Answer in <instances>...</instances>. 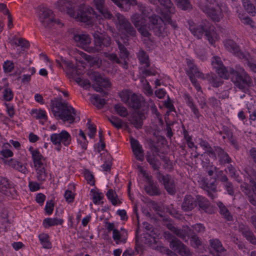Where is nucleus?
Wrapping results in <instances>:
<instances>
[{
	"label": "nucleus",
	"instance_id": "obj_1",
	"mask_svg": "<svg viewBox=\"0 0 256 256\" xmlns=\"http://www.w3.org/2000/svg\"><path fill=\"white\" fill-rule=\"evenodd\" d=\"M78 0H58L57 2L58 10L62 12H66L70 16H74L78 20L92 24L96 20L102 19V16L97 14L94 9L84 4L78 6Z\"/></svg>",
	"mask_w": 256,
	"mask_h": 256
},
{
	"label": "nucleus",
	"instance_id": "obj_2",
	"mask_svg": "<svg viewBox=\"0 0 256 256\" xmlns=\"http://www.w3.org/2000/svg\"><path fill=\"white\" fill-rule=\"evenodd\" d=\"M62 100L61 96L51 100L50 106L52 111L55 117H58L64 122L72 124L75 120L76 111L67 102H62Z\"/></svg>",
	"mask_w": 256,
	"mask_h": 256
},
{
	"label": "nucleus",
	"instance_id": "obj_3",
	"mask_svg": "<svg viewBox=\"0 0 256 256\" xmlns=\"http://www.w3.org/2000/svg\"><path fill=\"white\" fill-rule=\"evenodd\" d=\"M114 22L121 40L126 46L129 45L130 40L136 36L135 28L128 18L120 13L116 14Z\"/></svg>",
	"mask_w": 256,
	"mask_h": 256
},
{
	"label": "nucleus",
	"instance_id": "obj_4",
	"mask_svg": "<svg viewBox=\"0 0 256 256\" xmlns=\"http://www.w3.org/2000/svg\"><path fill=\"white\" fill-rule=\"evenodd\" d=\"M214 30V26L206 20L202 22L198 26L190 25V30L194 36L200 39L204 34L210 44L212 45L215 43V40L213 38Z\"/></svg>",
	"mask_w": 256,
	"mask_h": 256
},
{
	"label": "nucleus",
	"instance_id": "obj_5",
	"mask_svg": "<svg viewBox=\"0 0 256 256\" xmlns=\"http://www.w3.org/2000/svg\"><path fill=\"white\" fill-rule=\"evenodd\" d=\"M222 4L215 0H206L205 5L202 8V10L214 22H219L222 18L221 12Z\"/></svg>",
	"mask_w": 256,
	"mask_h": 256
},
{
	"label": "nucleus",
	"instance_id": "obj_6",
	"mask_svg": "<svg viewBox=\"0 0 256 256\" xmlns=\"http://www.w3.org/2000/svg\"><path fill=\"white\" fill-rule=\"evenodd\" d=\"M92 34L94 38L95 47L90 48L91 50L89 52H100L104 48H108L111 45L112 38L106 32L94 30L92 32Z\"/></svg>",
	"mask_w": 256,
	"mask_h": 256
},
{
	"label": "nucleus",
	"instance_id": "obj_7",
	"mask_svg": "<svg viewBox=\"0 0 256 256\" xmlns=\"http://www.w3.org/2000/svg\"><path fill=\"white\" fill-rule=\"evenodd\" d=\"M149 110L148 106H144L141 110L133 112L128 118L130 122L138 130L142 128L143 121L146 118V114Z\"/></svg>",
	"mask_w": 256,
	"mask_h": 256
},
{
	"label": "nucleus",
	"instance_id": "obj_8",
	"mask_svg": "<svg viewBox=\"0 0 256 256\" xmlns=\"http://www.w3.org/2000/svg\"><path fill=\"white\" fill-rule=\"evenodd\" d=\"M156 178L160 182H162L164 188L168 193L174 196L176 193V184L174 180H172V176L169 174L164 175L160 171H158L156 174Z\"/></svg>",
	"mask_w": 256,
	"mask_h": 256
},
{
	"label": "nucleus",
	"instance_id": "obj_9",
	"mask_svg": "<svg viewBox=\"0 0 256 256\" xmlns=\"http://www.w3.org/2000/svg\"><path fill=\"white\" fill-rule=\"evenodd\" d=\"M87 74L90 80L94 82L93 85L96 86H99L102 88H110L112 84L108 78L104 77L103 75L96 71H89Z\"/></svg>",
	"mask_w": 256,
	"mask_h": 256
},
{
	"label": "nucleus",
	"instance_id": "obj_10",
	"mask_svg": "<svg viewBox=\"0 0 256 256\" xmlns=\"http://www.w3.org/2000/svg\"><path fill=\"white\" fill-rule=\"evenodd\" d=\"M40 20L46 28H50L56 24H60V22L54 18L52 10L44 8L40 14Z\"/></svg>",
	"mask_w": 256,
	"mask_h": 256
},
{
	"label": "nucleus",
	"instance_id": "obj_11",
	"mask_svg": "<svg viewBox=\"0 0 256 256\" xmlns=\"http://www.w3.org/2000/svg\"><path fill=\"white\" fill-rule=\"evenodd\" d=\"M210 202L207 198L200 194L196 195V208L201 214L203 212L210 214Z\"/></svg>",
	"mask_w": 256,
	"mask_h": 256
},
{
	"label": "nucleus",
	"instance_id": "obj_12",
	"mask_svg": "<svg viewBox=\"0 0 256 256\" xmlns=\"http://www.w3.org/2000/svg\"><path fill=\"white\" fill-rule=\"evenodd\" d=\"M15 184L8 178L0 176V192L4 194H7L8 192L12 194L16 192L14 188Z\"/></svg>",
	"mask_w": 256,
	"mask_h": 256
},
{
	"label": "nucleus",
	"instance_id": "obj_13",
	"mask_svg": "<svg viewBox=\"0 0 256 256\" xmlns=\"http://www.w3.org/2000/svg\"><path fill=\"white\" fill-rule=\"evenodd\" d=\"M73 39L76 44V46L81 47L85 50L90 48L89 45L91 42V38L87 34H74Z\"/></svg>",
	"mask_w": 256,
	"mask_h": 256
},
{
	"label": "nucleus",
	"instance_id": "obj_14",
	"mask_svg": "<svg viewBox=\"0 0 256 256\" xmlns=\"http://www.w3.org/2000/svg\"><path fill=\"white\" fill-rule=\"evenodd\" d=\"M166 226L174 234L184 240H186V236L188 234H192L194 233V230L190 228L188 226H186V229L182 230L178 228V227H176L172 224L169 223L166 225Z\"/></svg>",
	"mask_w": 256,
	"mask_h": 256
},
{
	"label": "nucleus",
	"instance_id": "obj_15",
	"mask_svg": "<svg viewBox=\"0 0 256 256\" xmlns=\"http://www.w3.org/2000/svg\"><path fill=\"white\" fill-rule=\"evenodd\" d=\"M196 196L194 197L191 194L184 196L181 204V209L184 212H190L196 208Z\"/></svg>",
	"mask_w": 256,
	"mask_h": 256
},
{
	"label": "nucleus",
	"instance_id": "obj_16",
	"mask_svg": "<svg viewBox=\"0 0 256 256\" xmlns=\"http://www.w3.org/2000/svg\"><path fill=\"white\" fill-rule=\"evenodd\" d=\"M234 84L242 92L246 93L248 92V88L252 84V82L250 76L247 74L244 76L240 75L238 80V82Z\"/></svg>",
	"mask_w": 256,
	"mask_h": 256
},
{
	"label": "nucleus",
	"instance_id": "obj_17",
	"mask_svg": "<svg viewBox=\"0 0 256 256\" xmlns=\"http://www.w3.org/2000/svg\"><path fill=\"white\" fill-rule=\"evenodd\" d=\"M130 142L136 160L142 162L144 160V153L142 146L138 141L132 137L130 138Z\"/></svg>",
	"mask_w": 256,
	"mask_h": 256
},
{
	"label": "nucleus",
	"instance_id": "obj_18",
	"mask_svg": "<svg viewBox=\"0 0 256 256\" xmlns=\"http://www.w3.org/2000/svg\"><path fill=\"white\" fill-rule=\"evenodd\" d=\"M96 8L104 18L111 19L113 16L110 11L106 7L105 0H94Z\"/></svg>",
	"mask_w": 256,
	"mask_h": 256
},
{
	"label": "nucleus",
	"instance_id": "obj_19",
	"mask_svg": "<svg viewBox=\"0 0 256 256\" xmlns=\"http://www.w3.org/2000/svg\"><path fill=\"white\" fill-rule=\"evenodd\" d=\"M238 230L248 242L254 245H256V237L248 226L242 225L239 227Z\"/></svg>",
	"mask_w": 256,
	"mask_h": 256
},
{
	"label": "nucleus",
	"instance_id": "obj_20",
	"mask_svg": "<svg viewBox=\"0 0 256 256\" xmlns=\"http://www.w3.org/2000/svg\"><path fill=\"white\" fill-rule=\"evenodd\" d=\"M127 105L134 109V111L141 110V108H142L144 106H148V105L146 104L145 103H142L141 100V97L136 95L134 93H133L132 94L131 98Z\"/></svg>",
	"mask_w": 256,
	"mask_h": 256
},
{
	"label": "nucleus",
	"instance_id": "obj_21",
	"mask_svg": "<svg viewBox=\"0 0 256 256\" xmlns=\"http://www.w3.org/2000/svg\"><path fill=\"white\" fill-rule=\"evenodd\" d=\"M214 148L218 154L219 158L218 161L220 164L224 165L226 164H230L232 162V158L223 148L219 146H214Z\"/></svg>",
	"mask_w": 256,
	"mask_h": 256
},
{
	"label": "nucleus",
	"instance_id": "obj_22",
	"mask_svg": "<svg viewBox=\"0 0 256 256\" xmlns=\"http://www.w3.org/2000/svg\"><path fill=\"white\" fill-rule=\"evenodd\" d=\"M225 48L229 52L234 53L239 56H243L239 46L232 40H226L224 42Z\"/></svg>",
	"mask_w": 256,
	"mask_h": 256
},
{
	"label": "nucleus",
	"instance_id": "obj_23",
	"mask_svg": "<svg viewBox=\"0 0 256 256\" xmlns=\"http://www.w3.org/2000/svg\"><path fill=\"white\" fill-rule=\"evenodd\" d=\"M122 10L128 12L130 10L131 6L138 4L136 0H111Z\"/></svg>",
	"mask_w": 256,
	"mask_h": 256
},
{
	"label": "nucleus",
	"instance_id": "obj_24",
	"mask_svg": "<svg viewBox=\"0 0 256 256\" xmlns=\"http://www.w3.org/2000/svg\"><path fill=\"white\" fill-rule=\"evenodd\" d=\"M4 162L5 164L8 165L22 173L26 174L28 172V170L26 166H24L20 162L16 160L14 158H11L10 160H4Z\"/></svg>",
	"mask_w": 256,
	"mask_h": 256
},
{
	"label": "nucleus",
	"instance_id": "obj_25",
	"mask_svg": "<svg viewBox=\"0 0 256 256\" xmlns=\"http://www.w3.org/2000/svg\"><path fill=\"white\" fill-rule=\"evenodd\" d=\"M214 63L217 65L214 66L218 76L222 78L228 79L229 68L227 69L220 60H216Z\"/></svg>",
	"mask_w": 256,
	"mask_h": 256
},
{
	"label": "nucleus",
	"instance_id": "obj_26",
	"mask_svg": "<svg viewBox=\"0 0 256 256\" xmlns=\"http://www.w3.org/2000/svg\"><path fill=\"white\" fill-rule=\"evenodd\" d=\"M151 4H156L159 3L163 8L169 12H174V7L171 0H148Z\"/></svg>",
	"mask_w": 256,
	"mask_h": 256
},
{
	"label": "nucleus",
	"instance_id": "obj_27",
	"mask_svg": "<svg viewBox=\"0 0 256 256\" xmlns=\"http://www.w3.org/2000/svg\"><path fill=\"white\" fill-rule=\"evenodd\" d=\"M187 236H190V244L191 246L197 249V252L200 253L203 252L204 250V248H200V246H201L202 245V242L195 232H194L193 234H188Z\"/></svg>",
	"mask_w": 256,
	"mask_h": 256
},
{
	"label": "nucleus",
	"instance_id": "obj_28",
	"mask_svg": "<svg viewBox=\"0 0 256 256\" xmlns=\"http://www.w3.org/2000/svg\"><path fill=\"white\" fill-rule=\"evenodd\" d=\"M144 190L150 196H159L161 194L158 186L154 181H149V184L145 186Z\"/></svg>",
	"mask_w": 256,
	"mask_h": 256
},
{
	"label": "nucleus",
	"instance_id": "obj_29",
	"mask_svg": "<svg viewBox=\"0 0 256 256\" xmlns=\"http://www.w3.org/2000/svg\"><path fill=\"white\" fill-rule=\"evenodd\" d=\"M206 78L214 88H218L224 83L222 78L215 74H207Z\"/></svg>",
	"mask_w": 256,
	"mask_h": 256
},
{
	"label": "nucleus",
	"instance_id": "obj_30",
	"mask_svg": "<svg viewBox=\"0 0 256 256\" xmlns=\"http://www.w3.org/2000/svg\"><path fill=\"white\" fill-rule=\"evenodd\" d=\"M210 243L211 247L213 248L214 253L225 252L226 250L222 246L221 242L218 239L210 240Z\"/></svg>",
	"mask_w": 256,
	"mask_h": 256
},
{
	"label": "nucleus",
	"instance_id": "obj_31",
	"mask_svg": "<svg viewBox=\"0 0 256 256\" xmlns=\"http://www.w3.org/2000/svg\"><path fill=\"white\" fill-rule=\"evenodd\" d=\"M90 100L92 104L99 110L102 108L106 104V100L101 98L98 94H93L90 98Z\"/></svg>",
	"mask_w": 256,
	"mask_h": 256
},
{
	"label": "nucleus",
	"instance_id": "obj_32",
	"mask_svg": "<svg viewBox=\"0 0 256 256\" xmlns=\"http://www.w3.org/2000/svg\"><path fill=\"white\" fill-rule=\"evenodd\" d=\"M176 5L180 9L184 11H190L192 6L190 0H174Z\"/></svg>",
	"mask_w": 256,
	"mask_h": 256
},
{
	"label": "nucleus",
	"instance_id": "obj_33",
	"mask_svg": "<svg viewBox=\"0 0 256 256\" xmlns=\"http://www.w3.org/2000/svg\"><path fill=\"white\" fill-rule=\"evenodd\" d=\"M64 220L60 218H48L44 220L42 224L44 228H48L52 226L62 224Z\"/></svg>",
	"mask_w": 256,
	"mask_h": 256
},
{
	"label": "nucleus",
	"instance_id": "obj_34",
	"mask_svg": "<svg viewBox=\"0 0 256 256\" xmlns=\"http://www.w3.org/2000/svg\"><path fill=\"white\" fill-rule=\"evenodd\" d=\"M217 205L220 209V213L224 216V218L228 221H232V216L224 204L221 202H218Z\"/></svg>",
	"mask_w": 256,
	"mask_h": 256
},
{
	"label": "nucleus",
	"instance_id": "obj_35",
	"mask_svg": "<svg viewBox=\"0 0 256 256\" xmlns=\"http://www.w3.org/2000/svg\"><path fill=\"white\" fill-rule=\"evenodd\" d=\"M147 162L152 166L154 170H158L160 168V162L159 160L156 158L155 155L152 156L150 154H147L146 156Z\"/></svg>",
	"mask_w": 256,
	"mask_h": 256
},
{
	"label": "nucleus",
	"instance_id": "obj_36",
	"mask_svg": "<svg viewBox=\"0 0 256 256\" xmlns=\"http://www.w3.org/2000/svg\"><path fill=\"white\" fill-rule=\"evenodd\" d=\"M216 178H211L210 180L208 179L204 178V185L207 188V191L211 190L212 192H216Z\"/></svg>",
	"mask_w": 256,
	"mask_h": 256
},
{
	"label": "nucleus",
	"instance_id": "obj_37",
	"mask_svg": "<svg viewBox=\"0 0 256 256\" xmlns=\"http://www.w3.org/2000/svg\"><path fill=\"white\" fill-rule=\"evenodd\" d=\"M166 28L164 24H160L152 26L149 28L150 30H152L154 34L158 37H164L166 35V32L165 30Z\"/></svg>",
	"mask_w": 256,
	"mask_h": 256
},
{
	"label": "nucleus",
	"instance_id": "obj_38",
	"mask_svg": "<svg viewBox=\"0 0 256 256\" xmlns=\"http://www.w3.org/2000/svg\"><path fill=\"white\" fill-rule=\"evenodd\" d=\"M148 28L146 24V22L142 24L140 26L137 30L138 32L140 34L148 38V40L152 42L150 37L151 36V34L148 32Z\"/></svg>",
	"mask_w": 256,
	"mask_h": 256
},
{
	"label": "nucleus",
	"instance_id": "obj_39",
	"mask_svg": "<svg viewBox=\"0 0 256 256\" xmlns=\"http://www.w3.org/2000/svg\"><path fill=\"white\" fill-rule=\"evenodd\" d=\"M148 28L152 26L160 25L164 24V22L162 18L155 14H152L149 18Z\"/></svg>",
	"mask_w": 256,
	"mask_h": 256
},
{
	"label": "nucleus",
	"instance_id": "obj_40",
	"mask_svg": "<svg viewBox=\"0 0 256 256\" xmlns=\"http://www.w3.org/2000/svg\"><path fill=\"white\" fill-rule=\"evenodd\" d=\"M31 114L36 119L48 120V116L45 110L42 109H33L32 110Z\"/></svg>",
	"mask_w": 256,
	"mask_h": 256
},
{
	"label": "nucleus",
	"instance_id": "obj_41",
	"mask_svg": "<svg viewBox=\"0 0 256 256\" xmlns=\"http://www.w3.org/2000/svg\"><path fill=\"white\" fill-rule=\"evenodd\" d=\"M60 140L65 146H68L71 142V136L66 130H63L60 134Z\"/></svg>",
	"mask_w": 256,
	"mask_h": 256
},
{
	"label": "nucleus",
	"instance_id": "obj_42",
	"mask_svg": "<svg viewBox=\"0 0 256 256\" xmlns=\"http://www.w3.org/2000/svg\"><path fill=\"white\" fill-rule=\"evenodd\" d=\"M38 238L44 248L47 249L51 248L52 244L50 241L48 234H40Z\"/></svg>",
	"mask_w": 256,
	"mask_h": 256
},
{
	"label": "nucleus",
	"instance_id": "obj_43",
	"mask_svg": "<svg viewBox=\"0 0 256 256\" xmlns=\"http://www.w3.org/2000/svg\"><path fill=\"white\" fill-rule=\"evenodd\" d=\"M132 23L137 28L146 22V20L138 14H134L130 18Z\"/></svg>",
	"mask_w": 256,
	"mask_h": 256
},
{
	"label": "nucleus",
	"instance_id": "obj_44",
	"mask_svg": "<svg viewBox=\"0 0 256 256\" xmlns=\"http://www.w3.org/2000/svg\"><path fill=\"white\" fill-rule=\"evenodd\" d=\"M242 3L245 10L248 13L252 14V15L256 14L255 6L250 2V0H242Z\"/></svg>",
	"mask_w": 256,
	"mask_h": 256
},
{
	"label": "nucleus",
	"instance_id": "obj_45",
	"mask_svg": "<svg viewBox=\"0 0 256 256\" xmlns=\"http://www.w3.org/2000/svg\"><path fill=\"white\" fill-rule=\"evenodd\" d=\"M132 94L130 90H125L120 92L118 95L121 98V100L125 104H127L129 102Z\"/></svg>",
	"mask_w": 256,
	"mask_h": 256
},
{
	"label": "nucleus",
	"instance_id": "obj_46",
	"mask_svg": "<svg viewBox=\"0 0 256 256\" xmlns=\"http://www.w3.org/2000/svg\"><path fill=\"white\" fill-rule=\"evenodd\" d=\"M50 140L52 143L56 146V149L60 151L62 148L61 142L59 134H52L50 136Z\"/></svg>",
	"mask_w": 256,
	"mask_h": 256
},
{
	"label": "nucleus",
	"instance_id": "obj_47",
	"mask_svg": "<svg viewBox=\"0 0 256 256\" xmlns=\"http://www.w3.org/2000/svg\"><path fill=\"white\" fill-rule=\"evenodd\" d=\"M110 122L112 125L118 129H120L122 128V120L120 118L112 116L110 118H108Z\"/></svg>",
	"mask_w": 256,
	"mask_h": 256
},
{
	"label": "nucleus",
	"instance_id": "obj_48",
	"mask_svg": "<svg viewBox=\"0 0 256 256\" xmlns=\"http://www.w3.org/2000/svg\"><path fill=\"white\" fill-rule=\"evenodd\" d=\"M106 195L108 200L111 202L113 206H116L118 204V195L112 189H109L107 192Z\"/></svg>",
	"mask_w": 256,
	"mask_h": 256
},
{
	"label": "nucleus",
	"instance_id": "obj_49",
	"mask_svg": "<svg viewBox=\"0 0 256 256\" xmlns=\"http://www.w3.org/2000/svg\"><path fill=\"white\" fill-rule=\"evenodd\" d=\"M36 177L38 180L42 183L46 181L48 176V173L46 172L45 168L36 169Z\"/></svg>",
	"mask_w": 256,
	"mask_h": 256
},
{
	"label": "nucleus",
	"instance_id": "obj_50",
	"mask_svg": "<svg viewBox=\"0 0 256 256\" xmlns=\"http://www.w3.org/2000/svg\"><path fill=\"white\" fill-rule=\"evenodd\" d=\"M114 108L116 113L122 117H126L128 115L127 109L120 104L114 106Z\"/></svg>",
	"mask_w": 256,
	"mask_h": 256
},
{
	"label": "nucleus",
	"instance_id": "obj_51",
	"mask_svg": "<svg viewBox=\"0 0 256 256\" xmlns=\"http://www.w3.org/2000/svg\"><path fill=\"white\" fill-rule=\"evenodd\" d=\"M186 74L187 75H194L198 78H204V74L198 70L196 66L194 67L190 66V68L186 70Z\"/></svg>",
	"mask_w": 256,
	"mask_h": 256
},
{
	"label": "nucleus",
	"instance_id": "obj_52",
	"mask_svg": "<svg viewBox=\"0 0 256 256\" xmlns=\"http://www.w3.org/2000/svg\"><path fill=\"white\" fill-rule=\"evenodd\" d=\"M90 192L92 194V202L95 204H99L100 201L103 199L104 196L102 192L92 189Z\"/></svg>",
	"mask_w": 256,
	"mask_h": 256
},
{
	"label": "nucleus",
	"instance_id": "obj_53",
	"mask_svg": "<svg viewBox=\"0 0 256 256\" xmlns=\"http://www.w3.org/2000/svg\"><path fill=\"white\" fill-rule=\"evenodd\" d=\"M4 148L2 149L0 152V154L5 158L12 156L14 155L12 152L11 150L8 149L9 147L11 146L10 144L8 142L4 143Z\"/></svg>",
	"mask_w": 256,
	"mask_h": 256
},
{
	"label": "nucleus",
	"instance_id": "obj_54",
	"mask_svg": "<svg viewBox=\"0 0 256 256\" xmlns=\"http://www.w3.org/2000/svg\"><path fill=\"white\" fill-rule=\"evenodd\" d=\"M86 60L93 66L100 68L102 65V60L98 58H94L90 56H86Z\"/></svg>",
	"mask_w": 256,
	"mask_h": 256
},
{
	"label": "nucleus",
	"instance_id": "obj_55",
	"mask_svg": "<svg viewBox=\"0 0 256 256\" xmlns=\"http://www.w3.org/2000/svg\"><path fill=\"white\" fill-rule=\"evenodd\" d=\"M228 194L232 196L234 194V189L232 183L228 179L226 182L222 183Z\"/></svg>",
	"mask_w": 256,
	"mask_h": 256
},
{
	"label": "nucleus",
	"instance_id": "obj_56",
	"mask_svg": "<svg viewBox=\"0 0 256 256\" xmlns=\"http://www.w3.org/2000/svg\"><path fill=\"white\" fill-rule=\"evenodd\" d=\"M84 175L88 184L91 186L94 185V178L92 173L88 169H85Z\"/></svg>",
	"mask_w": 256,
	"mask_h": 256
},
{
	"label": "nucleus",
	"instance_id": "obj_57",
	"mask_svg": "<svg viewBox=\"0 0 256 256\" xmlns=\"http://www.w3.org/2000/svg\"><path fill=\"white\" fill-rule=\"evenodd\" d=\"M182 243V242L178 238H174V239L170 242V247L174 252H177V251L180 249L179 248L181 246Z\"/></svg>",
	"mask_w": 256,
	"mask_h": 256
},
{
	"label": "nucleus",
	"instance_id": "obj_58",
	"mask_svg": "<svg viewBox=\"0 0 256 256\" xmlns=\"http://www.w3.org/2000/svg\"><path fill=\"white\" fill-rule=\"evenodd\" d=\"M240 75V73L234 70L233 68H229L228 78H230L234 84L238 82V80Z\"/></svg>",
	"mask_w": 256,
	"mask_h": 256
},
{
	"label": "nucleus",
	"instance_id": "obj_59",
	"mask_svg": "<svg viewBox=\"0 0 256 256\" xmlns=\"http://www.w3.org/2000/svg\"><path fill=\"white\" fill-rule=\"evenodd\" d=\"M116 43L117 44L118 46V49L120 50V52L121 54L124 57H128L129 54V52L128 50H127L126 48L125 47L124 45H126L124 44H122L119 40H116Z\"/></svg>",
	"mask_w": 256,
	"mask_h": 256
},
{
	"label": "nucleus",
	"instance_id": "obj_60",
	"mask_svg": "<svg viewBox=\"0 0 256 256\" xmlns=\"http://www.w3.org/2000/svg\"><path fill=\"white\" fill-rule=\"evenodd\" d=\"M138 57L142 64H144V63H146L147 61L150 60L148 55L147 54L146 52L142 50H140L138 54Z\"/></svg>",
	"mask_w": 256,
	"mask_h": 256
},
{
	"label": "nucleus",
	"instance_id": "obj_61",
	"mask_svg": "<svg viewBox=\"0 0 256 256\" xmlns=\"http://www.w3.org/2000/svg\"><path fill=\"white\" fill-rule=\"evenodd\" d=\"M3 97L4 100L8 102L12 100L14 97V94L10 88H6L3 92Z\"/></svg>",
	"mask_w": 256,
	"mask_h": 256
},
{
	"label": "nucleus",
	"instance_id": "obj_62",
	"mask_svg": "<svg viewBox=\"0 0 256 256\" xmlns=\"http://www.w3.org/2000/svg\"><path fill=\"white\" fill-rule=\"evenodd\" d=\"M214 178H216V180L220 181L222 183L226 182L228 179L227 176L224 174V171L218 169L216 172V174Z\"/></svg>",
	"mask_w": 256,
	"mask_h": 256
},
{
	"label": "nucleus",
	"instance_id": "obj_63",
	"mask_svg": "<svg viewBox=\"0 0 256 256\" xmlns=\"http://www.w3.org/2000/svg\"><path fill=\"white\" fill-rule=\"evenodd\" d=\"M197 56L202 61H205L207 59L206 52L204 48H197L196 50Z\"/></svg>",
	"mask_w": 256,
	"mask_h": 256
},
{
	"label": "nucleus",
	"instance_id": "obj_64",
	"mask_svg": "<svg viewBox=\"0 0 256 256\" xmlns=\"http://www.w3.org/2000/svg\"><path fill=\"white\" fill-rule=\"evenodd\" d=\"M250 114V120L252 121L256 120V105H252L248 108Z\"/></svg>",
	"mask_w": 256,
	"mask_h": 256
}]
</instances>
